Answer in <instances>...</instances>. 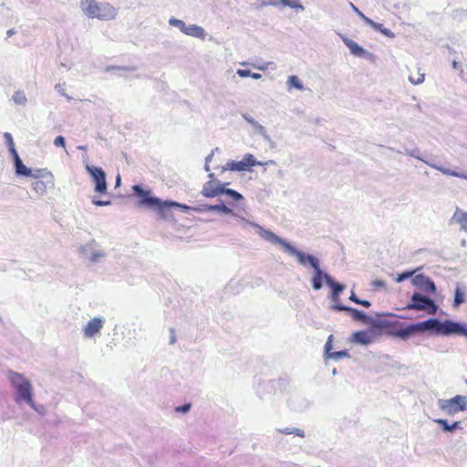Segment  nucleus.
Returning <instances> with one entry per match:
<instances>
[{
  "label": "nucleus",
  "mask_w": 467,
  "mask_h": 467,
  "mask_svg": "<svg viewBox=\"0 0 467 467\" xmlns=\"http://www.w3.org/2000/svg\"><path fill=\"white\" fill-rule=\"evenodd\" d=\"M132 191L136 195L140 197V205H144L156 211L161 218L166 217V213L171 212L172 207H180L183 211H188L191 209V207L185 204H181L171 201H161L159 198L152 197L150 195V191L144 190L140 185H134L132 187ZM192 210L195 212L219 211L223 213H232V210L224 204L206 205L203 208H192Z\"/></svg>",
  "instance_id": "f257e3e1"
},
{
  "label": "nucleus",
  "mask_w": 467,
  "mask_h": 467,
  "mask_svg": "<svg viewBox=\"0 0 467 467\" xmlns=\"http://www.w3.org/2000/svg\"><path fill=\"white\" fill-rule=\"evenodd\" d=\"M80 7L84 14L90 18L111 20L117 15V10L111 5L100 4L96 0H81Z\"/></svg>",
  "instance_id": "f03ea898"
},
{
  "label": "nucleus",
  "mask_w": 467,
  "mask_h": 467,
  "mask_svg": "<svg viewBox=\"0 0 467 467\" xmlns=\"http://www.w3.org/2000/svg\"><path fill=\"white\" fill-rule=\"evenodd\" d=\"M428 330H434L437 335L449 336V335H462L466 333V327L460 323L445 320L441 322L436 318L427 320Z\"/></svg>",
  "instance_id": "7ed1b4c3"
},
{
  "label": "nucleus",
  "mask_w": 467,
  "mask_h": 467,
  "mask_svg": "<svg viewBox=\"0 0 467 467\" xmlns=\"http://www.w3.org/2000/svg\"><path fill=\"white\" fill-rule=\"evenodd\" d=\"M9 379L12 386L17 391L19 397L16 399V401L19 402L20 400H25L31 407H35V403L32 398V387L30 382L26 379L22 374L16 372H10Z\"/></svg>",
  "instance_id": "20e7f679"
},
{
  "label": "nucleus",
  "mask_w": 467,
  "mask_h": 467,
  "mask_svg": "<svg viewBox=\"0 0 467 467\" xmlns=\"http://www.w3.org/2000/svg\"><path fill=\"white\" fill-rule=\"evenodd\" d=\"M438 403L440 409L448 415H454L460 411L467 410L466 396L456 395L451 399L440 400Z\"/></svg>",
  "instance_id": "39448f33"
},
{
  "label": "nucleus",
  "mask_w": 467,
  "mask_h": 467,
  "mask_svg": "<svg viewBox=\"0 0 467 467\" xmlns=\"http://www.w3.org/2000/svg\"><path fill=\"white\" fill-rule=\"evenodd\" d=\"M405 309L426 311L430 315H435L438 310V306L432 299L423 296L419 293H414L411 297V302L406 306Z\"/></svg>",
  "instance_id": "423d86ee"
},
{
  "label": "nucleus",
  "mask_w": 467,
  "mask_h": 467,
  "mask_svg": "<svg viewBox=\"0 0 467 467\" xmlns=\"http://www.w3.org/2000/svg\"><path fill=\"white\" fill-rule=\"evenodd\" d=\"M86 170L90 174L93 182H95V192L99 193H106L107 182L104 171L99 167L90 165H87Z\"/></svg>",
  "instance_id": "0eeeda50"
},
{
  "label": "nucleus",
  "mask_w": 467,
  "mask_h": 467,
  "mask_svg": "<svg viewBox=\"0 0 467 467\" xmlns=\"http://www.w3.org/2000/svg\"><path fill=\"white\" fill-rule=\"evenodd\" d=\"M427 330H428V325H427V320H425L423 322L411 324L405 327H400V328L394 329L390 332V334L397 337H400L402 339H407L411 335H413L415 333L424 332Z\"/></svg>",
  "instance_id": "6e6552de"
},
{
  "label": "nucleus",
  "mask_w": 467,
  "mask_h": 467,
  "mask_svg": "<svg viewBox=\"0 0 467 467\" xmlns=\"http://www.w3.org/2000/svg\"><path fill=\"white\" fill-rule=\"evenodd\" d=\"M412 284L427 294H435L436 285L434 282L424 275H417L412 278Z\"/></svg>",
  "instance_id": "1a4fd4ad"
},
{
  "label": "nucleus",
  "mask_w": 467,
  "mask_h": 467,
  "mask_svg": "<svg viewBox=\"0 0 467 467\" xmlns=\"http://www.w3.org/2000/svg\"><path fill=\"white\" fill-rule=\"evenodd\" d=\"M223 184L218 183L213 180H211L204 183L202 194L207 198H213L223 193Z\"/></svg>",
  "instance_id": "9d476101"
},
{
  "label": "nucleus",
  "mask_w": 467,
  "mask_h": 467,
  "mask_svg": "<svg viewBox=\"0 0 467 467\" xmlns=\"http://www.w3.org/2000/svg\"><path fill=\"white\" fill-rule=\"evenodd\" d=\"M104 320L100 317H94L83 328V333L86 337H92L99 334L103 327Z\"/></svg>",
  "instance_id": "9b49d317"
},
{
  "label": "nucleus",
  "mask_w": 467,
  "mask_h": 467,
  "mask_svg": "<svg viewBox=\"0 0 467 467\" xmlns=\"http://www.w3.org/2000/svg\"><path fill=\"white\" fill-rule=\"evenodd\" d=\"M342 41L344 44L348 47L350 53L353 56L358 57H368L369 53L366 51L362 47H360L358 43L353 41L352 39L345 36H340Z\"/></svg>",
  "instance_id": "f8f14e48"
},
{
  "label": "nucleus",
  "mask_w": 467,
  "mask_h": 467,
  "mask_svg": "<svg viewBox=\"0 0 467 467\" xmlns=\"http://www.w3.org/2000/svg\"><path fill=\"white\" fill-rule=\"evenodd\" d=\"M364 22L367 25H368L369 26H371L373 29H375L376 31L380 32L385 36H387L389 38L395 37V34L390 29L386 28L383 26V24L377 23V22L373 21L372 19H370L369 17H364Z\"/></svg>",
  "instance_id": "ddd939ff"
},
{
  "label": "nucleus",
  "mask_w": 467,
  "mask_h": 467,
  "mask_svg": "<svg viewBox=\"0 0 467 467\" xmlns=\"http://www.w3.org/2000/svg\"><path fill=\"white\" fill-rule=\"evenodd\" d=\"M28 177H33L36 180H46L47 183H50L51 185L54 184V176L47 168L36 169L35 171L31 170V175Z\"/></svg>",
  "instance_id": "4468645a"
},
{
  "label": "nucleus",
  "mask_w": 467,
  "mask_h": 467,
  "mask_svg": "<svg viewBox=\"0 0 467 467\" xmlns=\"http://www.w3.org/2000/svg\"><path fill=\"white\" fill-rule=\"evenodd\" d=\"M262 236L270 241L271 243H274V244H281L283 247H285L287 251H294V247H292L288 243H286L285 241H284L283 239L279 238L275 234H274L273 232L271 231H267V230H265L263 233H262Z\"/></svg>",
  "instance_id": "2eb2a0df"
},
{
  "label": "nucleus",
  "mask_w": 467,
  "mask_h": 467,
  "mask_svg": "<svg viewBox=\"0 0 467 467\" xmlns=\"http://www.w3.org/2000/svg\"><path fill=\"white\" fill-rule=\"evenodd\" d=\"M373 336L366 330L357 331L352 335V340L362 345H368L372 342Z\"/></svg>",
  "instance_id": "dca6fc26"
},
{
  "label": "nucleus",
  "mask_w": 467,
  "mask_h": 467,
  "mask_svg": "<svg viewBox=\"0 0 467 467\" xmlns=\"http://www.w3.org/2000/svg\"><path fill=\"white\" fill-rule=\"evenodd\" d=\"M13 158H14L15 170H16V174L26 176V177L31 175V169H29L26 165H24L18 153L14 155Z\"/></svg>",
  "instance_id": "f3484780"
},
{
  "label": "nucleus",
  "mask_w": 467,
  "mask_h": 467,
  "mask_svg": "<svg viewBox=\"0 0 467 467\" xmlns=\"http://www.w3.org/2000/svg\"><path fill=\"white\" fill-rule=\"evenodd\" d=\"M182 33H184L185 35L192 36L194 37H199L202 39H203L204 36H205L204 30L201 26H198L195 25H191V26L185 25V26L182 30Z\"/></svg>",
  "instance_id": "a211bd4d"
},
{
  "label": "nucleus",
  "mask_w": 467,
  "mask_h": 467,
  "mask_svg": "<svg viewBox=\"0 0 467 467\" xmlns=\"http://www.w3.org/2000/svg\"><path fill=\"white\" fill-rule=\"evenodd\" d=\"M451 220L455 222L456 223H459L461 225V228L463 231H467V213L460 210L459 208L456 209Z\"/></svg>",
  "instance_id": "6ab92c4d"
},
{
  "label": "nucleus",
  "mask_w": 467,
  "mask_h": 467,
  "mask_svg": "<svg viewBox=\"0 0 467 467\" xmlns=\"http://www.w3.org/2000/svg\"><path fill=\"white\" fill-rule=\"evenodd\" d=\"M325 279L327 284L332 288L333 299L337 300L340 292H342L345 289V286L343 285L336 283L330 276L327 275H325Z\"/></svg>",
  "instance_id": "aec40b11"
},
{
  "label": "nucleus",
  "mask_w": 467,
  "mask_h": 467,
  "mask_svg": "<svg viewBox=\"0 0 467 467\" xmlns=\"http://www.w3.org/2000/svg\"><path fill=\"white\" fill-rule=\"evenodd\" d=\"M425 79V74L420 72V68L417 67L410 71L409 76V80L413 85H419L421 84Z\"/></svg>",
  "instance_id": "412c9836"
},
{
  "label": "nucleus",
  "mask_w": 467,
  "mask_h": 467,
  "mask_svg": "<svg viewBox=\"0 0 467 467\" xmlns=\"http://www.w3.org/2000/svg\"><path fill=\"white\" fill-rule=\"evenodd\" d=\"M435 422H437L445 431H453L454 430L461 428L460 421H454L452 424H449L446 420L438 419Z\"/></svg>",
  "instance_id": "4be33fe9"
},
{
  "label": "nucleus",
  "mask_w": 467,
  "mask_h": 467,
  "mask_svg": "<svg viewBox=\"0 0 467 467\" xmlns=\"http://www.w3.org/2000/svg\"><path fill=\"white\" fill-rule=\"evenodd\" d=\"M47 184L46 180H36L32 183V188L36 193L44 194L47 192Z\"/></svg>",
  "instance_id": "5701e85b"
},
{
  "label": "nucleus",
  "mask_w": 467,
  "mask_h": 467,
  "mask_svg": "<svg viewBox=\"0 0 467 467\" xmlns=\"http://www.w3.org/2000/svg\"><path fill=\"white\" fill-rule=\"evenodd\" d=\"M227 166L231 171H249V168L247 167V165L245 164L244 160L239 161H233L231 162H228Z\"/></svg>",
  "instance_id": "b1692460"
},
{
  "label": "nucleus",
  "mask_w": 467,
  "mask_h": 467,
  "mask_svg": "<svg viewBox=\"0 0 467 467\" xmlns=\"http://www.w3.org/2000/svg\"><path fill=\"white\" fill-rule=\"evenodd\" d=\"M323 273L320 269H317L315 275L312 278V286L315 290H318L322 287Z\"/></svg>",
  "instance_id": "393cba45"
},
{
  "label": "nucleus",
  "mask_w": 467,
  "mask_h": 467,
  "mask_svg": "<svg viewBox=\"0 0 467 467\" xmlns=\"http://www.w3.org/2000/svg\"><path fill=\"white\" fill-rule=\"evenodd\" d=\"M268 5H282L283 6H290L293 8L299 6L298 4L294 0H270Z\"/></svg>",
  "instance_id": "a878e982"
},
{
  "label": "nucleus",
  "mask_w": 467,
  "mask_h": 467,
  "mask_svg": "<svg viewBox=\"0 0 467 467\" xmlns=\"http://www.w3.org/2000/svg\"><path fill=\"white\" fill-rule=\"evenodd\" d=\"M465 301L464 298V292L458 286L455 289V295H454V303L453 306L455 307L459 306L461 304H462Z\"/></svg>",
  "instance_id": "bb28decb"
},
{
  "label": "nucleus",
  "mask_w": 467,
  "mask_h": 467,
  "mask_svg": "<svg viewBox=\"0 0 467 467\" xmlns=\"http://www.w3.org/2000/svg\"><path fill=\"white\" fill-rule=\"evenodd\" d=\"M244 161L245 162V164L247 165V167L250 169L251 167L253 166H256V165H264L262 162L260 161H256L254 156L253 154H245L243 158Z\"/></svg>",
  "instance_id": "cd10ccee"
},
{
  "label": "nucleus",
  "mask_w": 467,
  "mask_h": 467,
  "mask_svg": "<svg viewBox=\"0 0 467 467\" xmlns=\"http://www.w3.org/2000/svg\"><path fill=\"white\" fill-rule=\"evenodd\" d=\"M4 136L6 140L7 148H8V150L11 153V155L14 156V155L17 154V151L15 148V143H14L12 135L10 133L6 132V133H5Z\"/></svg>",
  "instance_id": "c85d7f7f"
},
{
  "label": "nucleus",
  "mask_w": 467,
  "mask_h": 467,
  "mask_svg": "<svg viewBox=\"0 0 467 467\" xmlns=\"http://www.w3.org/2000/svg\"><path fill=\"white\" fill-rule=\"evenodd\" d=\"M287 84L289 88H296L298 90L303 89V85L300 82L299 78L296 76H290L287 80Z\"/></svg>",
  "instance_id": "c756f323"
},
{
  "label": "nucleus",
  "mask_w": 467,
  "mask_h": 467,
  "mask_svg": "<svg viewBox=\"0 0 467 467\" xmlns=\"http://www.w3.org/2000/svg\"><path fill=\"white\" fill-rule=\"evenodd\" d=\"M348 313L352 316V317L356 320H365L367 318V316L361 312L360 310H358L356 308L350 307Z\"/></svg>",
  "instance_id": "7c9ffc66"
},
{
  "label": "nucleus",
  "mask_w": 467,
  "mask_h": 467,
  "mask_svg": "<svg viewBox=\"0 0 467 467\" xmlns=\"http://www.w3.org/2000/svg\"><path fill=\"white\" fill-rule=\"evenodd\" d=\"M223 193L229 195L234 201H240L243 199V196L239 192L232 190V189H226L225 187H223Z\"/></svg>",
  "instance_id": "2f4dec72"
},
{
  "label": "nucleus",
  "mask_w": 467,
  "mask_h": 467,
  "mask_svg": "<svg viewBox=\"0 0 467 467\" xmlns=\"http://www.w3.org/2000/svg\"><path fill=\"white\" fill-rule=\"evenodd\" d=\"M416 271H410V272H404L402 274H400L397 278H396V281L398 283H400L402 281H404L405 279L409 278V277H411L413 275V274L415 273Z\"/></svg>",
  "instance_id": "473e14b6"
},
{
  "label": "nucleus",
  "mask_w": 467,
  "mask_h": 467,
  "mask_svg": "<svg viewBox=\"0 0 467 467\" xmlns=\"http://www.w3.org/2000/svg\"><path fill=\"white\" fill-rule=\"evenodd\" d=\"M170 24L179 27L182 32L185 26V23L183 21L175 18L170 19Z\"/></svg>",
  "instance_id": "72a5a7b5"
},
{
  "label": "nucleus",
  "mask_w": 467,
  "mask_h": 467,
  "mask_svg": "<svg viewBox=\"0 0 467 467\" xmlns=\"http://www.w3.org/2000/svg\"><path fill=\"white\" fill-rule=\"evenodd\" d=\"M306 259L309 262V264L312 265V267L316 270V272L317 271V269H320L319 268V263H318V260L317 258H315L312 255H308L306 257Z\"/></svg>",
  "instance_id": "f704fd0d"
},
{
  "label": "nucleus",
  "mask_w": 467,
  "mask_h": 467,
  "mask_svg": "<svg viewBox=\"0 0 467 467\" xmlns=\"http://www.w3.org/2000/svg\"><path fill=\"white\" fill-rule=\"evenodd\" d=\"M290 253L294 254L296 255L297 259L299 260V262L301 264H305L306 261H307L306 257L305 256V254L301 252H298L296 251L295 248H294V251H289Z\"/></svg>",
  "instance_id": "c9c22d12"
},
{
  "label": "nucleus",
  "mask_w": 467,
  "mask_h": 467,
  "mask_svg": "<svg viewBox=\"0 0 467 467\" xmlns=\"http://www.w3.org/2000/svg\"><path fill=\"white\" fill-rule=\"evenodd\" d=\"M54 144L57 147H63V148H65L66 142H65L64 137L63 136H57L55 139V140H54Z\"/></svg>",
  "instance_id": "e433bc0d"
},
{
  "label": "nucleus",
  "mask_w": 467,
  "mask_h": 467,
  "mask_svg": "<svg viewBox=\"0 0 467 467\" xmlns=\"http://www.w3.org/2000/svg\"><path fill=\"white\" fill-rule=\"evenodd\" d=\"M372 286L376 289L383 288L386 286V283L382 280H375L372 282Z\"/></svg>",
  "instance_id": "4c0bfd02"
},
{
  "label": "nucleus",
  "mask_w": 467,
  "mask_h": 467,
  "mask_svg": "<svg viewBox=\"0 0 467 467\" xmlns=\"http://www.w3.org/2000/svg\"><path fill=\"white\" fill-rule=\"evenodd\" d=\"M191 409V404H184L175 408L177 412H187Z\"/></svg>",
  "instance_id": "58836bf2"
},
{
  "label": "nucleus",
  "mask_w": 467,
  "mask_h": 467,
  "mask_svg": "<svg viewBox=\"0 0 467 467\" xmlns=\"http://www.w3.org/2000/svg\"><path fill=\"white\" fill-rule=\"evenodd\" d=\"M237 74L241 78H246V77H250L251 72L249 70H246V69H238L237 70Z\"/></svg>",
  "instance_id": "ea45409f"
},
{
  "label": "nucleus",
  "mask_w": 467,
  "mask_h": 467,
  "mask_svg": "<svg viewBox=\"0 0 467 467\" xmlns=\"http://www.w3.org/2000/svg\"><path fill=\"white\" fill-rule=\"evenodd\" d=\"M92 202L96 206H107L110 203L109 201H99V200H93Z\"/></svg>",
  "instance_id": "a19ab883"
},
{
  "label": "nucleus",
  "mask_w": 467,
  "mask_h": 467,
  "mask_svg": "<svg viewBox=\"0 0 467 467\" xmlns=\"http://www.w3.org/2000/svg\"><path fill=\"white\" fill-rule=\"evenodd\" d=\"M333 308L337 311H345V312L348 313L350 306H346L343 305H336L333 306Z\"/></svg>",
  "instance_id": "79ce46f5"
},
{
  "label": "nucleus",
  "mask_w": 467,
  "mask_h": 467,
  "mask_svg": "<svg viewBox=\"0 0 467 467\" xmlns=\"http://www.w3.org/2000/svg\"><path fill=\"white\" fill-rule=\"evenodd\" d=\"M353 10L358 15L359 17L364 21V17H367L357 6H355L352 3L350 4Z\"/></svg>",
  "instance_id": "37998d69"
},
{
  "label": "nucleus",
  "mask_w": 467,
  "mask_h": 467,
  "mask_svg": "<svg viewBox=\"0 0 467 467\" xmlns=\"http://www.w3.org/2000/svg\"><path fill=\"white\" fill-rule=\"evenodd\" d=\"M442 172L446 175L454 176V177H461V175L458 172L451 171L450 170H441Z\"/></svg>",
  "instance_id": "c03bdc74"
},
{
  "label": "nucleus",
  "mask_w": 467,
  "mask_h": 467,
  "mask_svg": "<svg viewBox=\"0 0 467 467\" xmlns=\"http://www.w3.org/2000/svg\"><path fill=\"white\" fill-rule=\"evenodd\" d=\"M291 432H292V434H295V435L302 437V438L305 436L304 431L299 429H291Z\"/></svg>",
  "instance_id": "a18cd8bd"
},
{
  "label": "nucleus",
  "mask_w": 467,
  "mask_h": 467,
  "mask_svg": "<svg viewBox=\"0 0 467 467\" xmlns=\"http://www.w3.org/2000/svg\"><path fill=\"white\" fill-rule=\"evenodd\" d=\"M357 304L361 305V306H363L365 307H369L370 306V302H368V300L358 299V302Z\"/></svg>",
  "instance_id": "49530a36"
},
{
  "label": "nucleus",
  "mask_w": 467,
  "mask_h": 467,
  "mask_svg": "<svg viewBox=\"0 0 467 467\" xmlns=\"http://www.w3.org/2000/svg\"><path fill=\"white\" fill-rule=\"evenodd\" d=\"M212 158H213V154H210V155L206 158L205 170H206L207 171H210V167H209L208 162L212 160Z\"/></svg>",
  "instance_id": "de8ad7c7"
},
{
  "label": "nucleus",
  "mask_w": 467,
  "mask_h": 467,
  "mask_svg": "<svg viewBox=\"0 0 467 467\" xmlns=\"http://www.w3.org/2000/svg\"><path fill=\"white\" fill-rule=\"evenodd\" d=\"M349 299L357 304L359 298H358L355 293L352 291Z\"/></svg>",
  "instance_id": "09e8293b"
},
{
  "label": "nucleus",
  "mask_w": 467,
  "mask_h": 467,
  "mask_svg": "<svg viewBox=\"0 0 467 467\" xmlns=\"http://www.w3.org/2000/svg\"><path fill=\"white\" fill-rule=\"evenodd\" d=\"M250 77H252L254 79H258L261 78V74L258 73H251Z\"/></svg>",
  "instance_id": "8fccbe9b"
},
{
  "label": "nucleus",
  "mask_w": 467,
  "mask_h": 467,
  "mask_svg": "<svg viewBox=\"0 0 467 467\" xmlns=\"http://www.w3.org/2000/svg\"><path fill=\"white\" fill-rule=\"evenodd\" d=\"M281 432L284 433V434H292L291 429H288V428L281 431Z\"/></svg>",
  "instance_id": "3c124183"
},
{
  "label": "nucleus",
  "mask_w": 467,
  "mask_h": 467,
  "mask_svg": "<svg viewBox=\"0 0 467 467\" xmlns=\"http://www.w3.org/2000/svg\"><path fill=\"white\" fill-rule=\"evenodd\" d=\"M336 355L338 357H342V356H346L347 353L345 351H339V352H337Z\"/></svg>",
  "instance_id": "603ef678"
},
{
  "label": "nucleus",
  "mask_w": 467,
  "mask_h": 467,
  "mask_svg": "<svg viewBox=\"0 0 467 467\" xmlns=\"http://www.w3.org/2000/svg\"><path fill=\"white\" fill-rule=\"evenodd\" d=\"M213 176H214V174H213V173H210V174H209V177H210V178H213Z\"/></svg>",
  "instance_id": "864d4df0"
},
{
  "label": "nucleus",
  "mask_w": 467,
  "mask_h": 467,
  "mask_svg": "<svg viewBox=\"0 0 467 467\" xmlns=\"http://www.w3.org/2000/svg\"><path fill=\"white\" fill-rule=\"evenodd\" d=\"M119 181H120V178H119V177H118V178H117V183H119Z\"/></svg>",
  "instance_id": "5fc2aeb1"
},
{
  "label": "nucleus",
  "mask_w": 467,
  "mask_h": 467,
  "mask_svg": "<svg viewBox=\"0 0 467 467\" xmlns=\"http://www.w3.org/2000/svg\"><path fill=\"white\" fill-rule=\"evenodd\" d=\"M464 336L467 337V327H466V333H464Z\"/></svg>",
  "instance_id": "6e6d98bb"
}]
</instances>
